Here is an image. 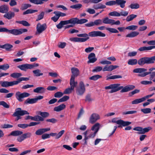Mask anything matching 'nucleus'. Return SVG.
Here are the masks:
<instances>
[{"mask_svg":"<svg viewBox=\"0 0 155 155\" xmlns=\"http://www.w3.org/2000/svg\"><path fill=\"white\" fill-rule=\"evenodd\" d=\"M77 36L78 37H84L79 38L78 37H72L69 38V40L71 41L74 42H84L89 39V36L91 37H104L106 35L100 31H93L89 32L88 34L83 33L78 34Z\"/></svg>","mask_w":155,"mask_h":155,"instance_id":"1","label":"nucleus"},{"mask_svg":"<svg viewBox=\"0 0 155 155\" xmlns=\"http://www.w3.org/2000/svg\"><path fill=\"white\" fill-rule=\"evenodd\" d=\"M103 23L105 24H110L111 25H119L120 24V22L119 20L115 21L114 19H109L108 17H105L103 18L102 20L98 19L95 20L94 21H91L85 24V25L87 27H90L94 26L102 25Z\"/></svg>","mask_w":155,"mask_h":155,"instance_id":"2","label":"nucleus"},{"mask_svg":"<svg viewBox=\"0 0 155 155\" xmlns=\"http://www.w3.org/2000/svg\"><path fill=\"white\" fill-rule=\"evenodd\" d=\"M119 84H110L108 86H106L105 88L106 90L111 89L109 92L110 93H113L121 89V93L126 92L130 91L135 88V86L133 85H127L124 87L123 86H120Z\"/></svg>","mask_w":155,"mask_h":155,"instance_id":"3","label":"nucleus"},{"mask_svg":"<svg viewBox=\"0 0 155 155\" xmlns=\"http://www.w3.org/2000/svg\"><path fill=\"white\" fill-rule=\"evenodd\" d=\"M100 126V124L98 123H97L91 127V129L87 130L83 133L85 144H87V140L88 139L94 138L99 130Z\"/></svg>","mask_w":155,"mask_h":155,"instance_id":"4","label":"nucleus"},{"mask_svg":"<svg viewBox=\"0 0 155 155\" xmlns=\"http://www.w3.org/2000/svg\"><path fill=\"white\" fill-rule=\"evenodd\" d=\"M147 69L143 68H138L133 70L134 73H139L138 76L141 77H144L148 74L150 75V80H152L155 76V72H146Z\"/></svg>","mask_w":155,"mask_h":155,"instance_id":"5","label":"nucleus"},{"mask_svg":"<svg viewBox=\"0 0 155 155\" xmlns=\"http://www.w3.org/2000/svg\"><path fill=\"white\" fill-rule=\"evenodd\" d=\"M28 30L26 29H14L11 30H9L5 28H0V32H8L9 34L15 35L21 34L23 33L26 32Z\"/></svg>","mask_w":155,"mask_h":155,"instance_id":"6","label":"nucleus"},{"mask_svg":"<svg viewBox=\"0 0 155 155\" xmlns=\"http://www.w3.org/2000/svg\"><path fill=\"white\" fill-rule=\"evenodd\" d=\"M155 61V56L151 57H143L137 61L138 64L140 65H143L145 64H153Z\"/></svg>","mask_w":155,"mask_h":155,"instance_id":"7","label":"nucleus"},{"mask_svg":"<svg viewBox=\"0 0 155 155\" xmlns=\"http://www.w3.org/2000/svg\"><path fill=\"white\" fill-rule=\"evenodd\" d=\"M76 93L77 95H82L85 91L84 84L83 82L81 81L79 83V86L76 89Z\"/></svg>","mask_w":155,"mask_h":155,"instance_id":"8","label":"nucleus"},{"mask_svg":"<svg viewBox=\"0 0 155 155\" xmlns=\"http://www.w3.org/2000/svg\"><path fill=\"white\" fill-rule=\"evenodd\" d=\"M30 95L27 92H24L21 93L20 92L18 91L16 93L15 97L19 101L21 102L23 101V98L28 97Z\"/></svg>","mask_w":155,"mask_h":155,"instance_id":"9","label":"nucleus"},{"mask_svg":"<svg viewBox=\"0 0 155 155\" xmlns=\"http://www.w3.org/2000/svg\"><path fill=\"white\" fill-rule=\"evenodd\" d=\"M70 87H68L66 89L64 92V94H69L72 92L74 89V88L77 84V82H73L70 81Z\"/></svg>","mask_w":155,"mask_h":155,"instance_id":"10","label":"nucleus"},{"mask_svg":"<svg viewBox=\"0 0 155 155\" xmlns=\"http://www.w3.org/2000/svg\"><path fill=\"white\" fill-rule=\"evenodd\" d=\"M100 119L99 115L96 113H93L90 116L89 119V122L94 124Z\"/></svg>","mask_w":155,"mask_h":155,"instance_id":"11","label":"nucleus"},{"mask_svg":"<svg viewBox=\"0 0 155 155\" xmlns=\"http://www.w3.org/2000/svg\"><path fill=\"white\" fill-rule=\"evenodd\" d=\"M29 113L27 111L22 110L21 108H18L15 109V112L12 114L13 117H16L18 115L23 116L26 114H29Z\"/></svg>","mask_w":155,"mask_h":155,"instance_id":"12","label":"nucleus"},{"mask_svg":"<svg viewBox=\"0 0 155 155\" xmlns=\"http://www.w3.org/2000/svg\"><path fill=\"white\" fill-rule=\"evenodd\" d=\"M72 75L71 76L70 81L75 82L74 80L75 77H77L80 74V71L79 69L75 67H73L71 69Z\"/></svg>","mask_w":155,"mask_h":155,"instance_id":"13","label":"nucleus"},{"mask_svg":"<svg viewBox=\"0 0 155 155\" xmlns=\"http://www.w3.org/2000/svg\"><path fill=\"white\" fill-rule=\"evenodd\" d=\"M152 128L150 127L144 128L140 127H137L133 128L134 130L139 131L137 133L138 134H144L148 132Z\"/></svg>","mask_w":155,"mask_h":155,"instance_id":"14","label":"nucleus"},{"mask_svg":"<svg viewBox=\"0 0 155 155\" xmlns=\"http://www.w3.org/2000/svg\"><path fill=\"white\" fill-rule=\"evenodd\" d=\"M112 122L116 123L118 125H122L124 127L128 126L131 124V122H130L125 121L121 120L116 121L114 119H113L112 120Z\"/></svg>","mask_w":155,"mask_h":155,"instance_id":"15","label":"nucleus"},{"mask_svg":"<svg viewBox=\"0 0 155 155\" xmlns=\"http://www.w3.org/2000/svg\"><path fill=\"white\" fill-rule=\"evenodd\" d=\"M47 28V25L45 23L41 25L40 23H38L37 26V32L41 33L42 31L45 30Z\"/></svg>","mask_w":155,"mask_h":155,"instance_id":"16","label":"nucleus"},{"mask_svg":"<svg viewBox=\"0 0 155 155\" xmlns=\"http://www.w3.org/2000/svg\"><path fill=\"white\" fill-rule=\"evenodd\" d=\"M1 86L4 87H7L12 86L16 85L15 81H1Z\"/></svg>","mask_w":155,"mask_h":155,"instance_id":"17","label":"nucleus"},{"mask_svg":"<svg viewBox=\"0 0 155 155\" xmlns=\"http://www.w3.org/2000/svg\"><path fill=\"white\" fill-rule=\"evenodd\" d=\"M50 130V128H40L36 131L35 134L37 135H41L43 134L44 133Z\"/></svg>","mask_w":155,"mask_h":155,"instance_id":"18","label":"nucleus"},{"mask_svg":"<svg viewBox=\"0 0 155 155\" xmlns=\"http://www.w3.org/2000/svg\"><path fill=\"white\" fill-rule=\"evenodd\" d=\"M88 58L89 61H88V63H94L97 60V59L96 58L95 54L94 53H91L88 56Z\"/></svg>","mask_w":155,"mask_h":155,"instance_id":"19","label":"nucleus"},{"mask_svg":"<svg viewBox=\"0 0 155 155\" xmlns=\"http://www.w3.org/2000/svg\"><path fill=\"white\" fill-rule=\"evenodd\" d=\"M3 16L4 18L10 20L15 17V13L14 12L9 11L8 12H7Z\"/></svg>","mask_w":155,"mask_h":155,"instance_id":"20","label":"nucleus"},{"mask_svg":"<svg viewBox=\"0 0 155 155\" xmlns=\"http://www.w3.org/2000/svg\"><path fill=\"white\" fill-rule=\"evenodd\" d=\"M17 67L22 71H26L28 69H31L30 64H24L21 65H18Z\"/></svg>","mask_w":155,"mask_h":155,"instance_id":"21","label":"nucleus"},{"mask_svg":"<svg viewBox=\"0 0 155 155\" xmlns=\"http://www.w3.org/2000/svg\"><path fill=\"white\" fill-rule=\"evenodd\" d=\"M115 5H119L121 8H124L125 7L126 1L124 0H116Z\"/></svg>","mask_w":155,"mask_h":155,"instance_id":"22","label":"nucleus"},{"mask_svg":"<svg viewBox=\"0 0 155 155\" xmlns=\"http://www.w3.org/2000/svg\"><path fill=\"white\" fill-rule=\"evenodd\" d=\"M9 8L6 5H4L0 6V12L2 13H6L8 12Z\"/></svg>","mask_w":155,"mask_h":155,"instance_id":"23","label":"nucleus"},{"mask_svg":"<svg viewBox=\"0 0 155 155\" xmlns=\"http://www.w3.org/2000/svg\"><path fill=\"white\" fill-rule=\"evenodd\" d=\"M45 91V89L43 87H37L33 90L34 92L36 93L42 94Z\"/></svg>","mask_w":155,"mask_h":155,"instance_id":"24","label":"nucleus"},{"mask_svg":"<svg viewBox=\"0 0 155 155\" xmlns=\"http://www.w3.org/2000/svg\"><path fill=\"white\" fill-rule=\"evenodd\" d=\"M23 132L20 130H15L12 131L10 134H9L8 136H17L21 135L23 134Z\"/></svg>","mask_w":155,"mask_h":155,"instance_id":"25","label":"nucleus"},{"mask_svg":"<svg viewBox=\"0 0 155 155\" xmlns=\"http://www.w3.org/2000/svg\"><path fill=\"white\" fill-rule=\"evenodd\" d=\"M65 107L66 106L64 104H61L57 107H54V110L57 112H59L65 109Z\"/></svg>","mask_w":155,"mask_h":155,"instance_id":"26","label":"nucleus"},{"mask_svg":"<svg viewBox=\"0 0 155 155\" xmlns=\"http://www.w3.org/2000/svg\"><path fill=\"white\" fill-rule=\"evenodd\" d=\"M37 102V100L35 98H28L25 101V104H32Z\"/></svg>","mask_w":155,"mask_h":155,"instance_id":"27","label":"nucleus"},{"mask_svg":"<svg viewBox=\"0 0 155 155\" xmlns=\"http://www.w3.org/2000/svg\"><path fill=\"white\" fill-rule=\"evenodd\" d=\"M139 34V33L137 31H132L126 35V37L133 38L137 36Z\"/></svg>","mask_w":155,"mask_h":155,"instance_id":"28","label":"nucleus"},{"mask_svg":"<svg viewBox=\"0 0 155 155\" xmlns=\"http://www.w3.org/2000/svg\"><path fill=\"white\" fill-rule=\"evenodd\" d=\"M32 72L34 74V76H35L39 77L41 76H42L43 75V73H42L41 71L39 69L33 70Z\"/></svg>","mask_w":155,"mask_h":155,"instance_id":"29","label":"nucleus"},{"mask_svg":"<svg viewBox=\"0 0 155 155\" xmlns=\"http://www.w3.org/2000/svg\"><path fill=\"white\" fill-rule=\"evenodd\" d=\"M13 46L9 44H6L2 46L1 48L5 49L7 51L11 50V49L12 48Z\"/></svg>","mask_w":155,"mask_h":155,"instance_id":"30","label":"nucleus"},{"mask_svg":"<svg viewBox=\"0 0 155 155\" xmlns=\"http://www.w3.org/2000/svg\"><path fill=\"white\" fill-rule=\"evenodd\" d=\"M9 65L8 64H4L0 65V72L2 71V70L6 71L9 68Z\"/></svg>","mask_w":155,"mask_h":155,"instance_id":"31","label":"nucleus"},{"mask_svg":"<svg viewBox=\"0 0 155 155\" xmlns=\"http://www.w3.org/2000/svg\"><path fill=\"white\" fill-rule=\"evenodd\" d=\"M144 101L143 98H140L136 99L134 100L133 101L131 102V103L132 104H137L139 103H142Z\"/></svg>","mask_w":155,"mask_h":155,"instance_id":"32","label":"nucleus"},{"mask_svg":"<svg viewBox=\"0 0 155 155\" xmlns=\"http://www.w3.org/2000/svg\"><path fill=\"white\" fill-rule=\"evenodd\" d=\"M137 15H136L131 14L127 16L126 18V20L127 22H129L132 20L136 18Z\"/></svg>","mask_w":155,"mask_h":155,"instance_id":"33","label":"nucleus"},{"mask_svg":"<svg viewBox=\"0 0 155 155\" xmlns=\"http://www.w3.org/2000/svg\"><path fill=\"white\" fill-rule=\"evenodd\" d=\"M137 59H130L128 61V64L130 65H134L136 64L137 63Z\"/></svg>","mask_w":155,"mask_h":155,"instance_id":"34","label":"nucleus"},{"mask_svg":"<svg viewBox=\"0 0 155 155\" xmlns=\"http://www.w3.org/2000/svg\"><path fill=\"white\" fill-rule=\"evenodd\" d=\"M38 12L36 10H33L31 9H28L23 12V14L25 15L29 14H31Z\"/></svg>","mask_w":155,"mask_h":155,"instance_id":"35","label":"nucleus"},{"mask_svg":"<svg viewBox=\"0 0 155 155\" xmlns=\"http://www.w3.org/2000/svg\"><path fill=\"white\" fill-rule=\"evenodd\" d=\"M29 80V78H27L21 77L19 78L17 81H15L16 85L18 84L22 81H27Z\"/></svg>","mask_w":155,"mask_h":155,"instance_id":"36","label":"nucleus"},{"mask_svg":"<svg viewBox=\"0 0 155 155\" xmlns=\"http://www.w3.org/2000/svg\"><path fill=\"white\" fill-rule=\"evenodd\" d=\"M37 114L41 115L42 117H46L49 116V114L46 112H41V111L38 112Z\"/></svg>","mask_w":155,"mask_h":155,"instance_id":"37","label":"nucleus"},{"mask_svg":"<svg viewBox=\"0 0 155 155\" xmlns=\"http://www.w3.org/2000/svg\"><path fill=\"white\" fill-rule=\"evenodd\" d=\"M54 13L55 14V15L51 18V19L54 22H56L59 19V17L57 13V12L55 11Z\"/></svg>","mask_w":155,"mask_h":155,"instance_id":"38","label":"nucleus"},{"mask_svg":"<svg viewBox=\"0 0 155 155\" xmlns=\"http://www.w3.org/2000/svg\"><path fill=\"white\" fill-rule=\"evenodd\" d=\"M102 76L99 75H96L93 76L89 78V79L91 80H93L94 81L97 80L98 79L101 78Z\"/></svg>","mask_w":155,"mask_h":155,"instance_id":"39","label":"nucleus"},{"mask_svg":"<svg viewBox=\"0 0 155 155\" xmlns=\"http://www.w3.org/2000/svg\"><path fill=\"white\" fill-rule=\"evenodd\" d=\"M16 22L18 23L21 24L24 26H28L30 25V24L28 23V22L25 21H16Z\"/></svg>","mask_w":155,"mask_h":155,"instance_id":"40","label":"nucleus"},{"mask_svg":"<svg viewBox=\"0 0 155 155\" xmlns=\"http://www.w3.org/2000/svg\"><path fill=\"white\" fill-rule=\"evenodd\" d=\"M109 15L113 16L120 17V15L119 12L117 11H114L109 13Z\"/></svg>","mask_w":155,"mask_h":155,"instance_id":"41","label":"nucleus"},{"mask_svg":"<svg viewBox=\"0 0 155 155\" xmlns=\"http://www.w3.org/2000/svg\"><path fill=\"white\" fill-rule=\"evenodd\" d=\"M129 7L131 9H137L140 7V5L137 3L131 4L129 6Z\"/></svg>","mask_w":155,"mask_h":155,"instance_id":"42","label":"nucleus"},{"mask_svg":"<svg viewBox=\"0 0 155 155\" xmlns=\"http://www.w3.org/2000/svg\"><path fill=\"white\" fill-rule=\"evenodd\" d=\"M22 76L21 74L18 73H14L10 75V76L13 78H18Z\"/></svg>","mask_w":155,"mask_h":155,"instance_id":"43","label":"nucleus"},{"mask_svg":"<svg viewBox=\"0 0 155 155\" xmlns=\"http://www.w3.org/2000/svg\"><path fill=\"white\" fill-rule=\"evenodd\" d=\"M138 28L137 26L135 25H131L126 28V29L134 31L136 30Z\"/></svg>","mask_w":155,"mask_h":155,"instance_id":"44","label":"nucleus"},{"mask_svg":"<svg viewBox=\"0 0 155 155\" xmlns=\"http://www.w3.org/2000/svg\"><path fill=\"white\" fill-rule=\"evenodd\" d=\"M106 29L111 33H118L119 32L116 29L114 28H106Z\"/></svg>","mask_w":155,"mask_h":155,"instance_id":"45","label":"nucleus"},{"mask_svg":"<svg viewBox=\"0 0 155 155\" xmlns=\"http://www.w3.org/2000/svg\"><path fill=\"white\" fill-rule=\"evenodd\" d=\"M151 110L150 108H146L141 109V111L144 114H147L151 113Z\"/></svg>","mask_w":155,"mask_h":155,"instance_id":"46","label":"nucleus"},{"mask_svg":"<svg viewBox=\"0 0 155 155\" xmlns=\"http://www.w3.org/2000/svg\"><path fill=\"white\" fill-rule=\"evenodd\" d=\"M77 20L78 18H72L70 20H69V23L74 25L75 24H77Z\"/></svg>","mask_w":155,"mask_h":155,"instance_id":"47","label":"nucleus"},{"mask_svg":"<svg viewBox=\"0 0 155 155\" xmlns=\"http://www.w3.org/2000/svg\"><path fill=\"white\" fill-rule=\"evenodd\" d=\"M103 69L102 67L101 66H97L94 68L92 70V71L93 72H99L102 70H103Z\"/></svg>","mask_w":155,"mask_h":155,"instance_id":"48","label":"nucleus"},{"mask_svg":"<svg viewBox=\"0 0 155 155\" xmlns=\"http://www.w3.org/2000/svg\"><path fill=\"white\" fill-rule=\"evenodd\" d=\"M88 21V20L85 19H79L78 18L77 24H83Z\"/></svg>","mask_w":155,"mask_h":155,"instance_id":"49","label":"nucleus"},{"mask_svg":"<svg viewBox=\"0 0 155 155\" xmlns=\"http://www.w3.org/2000/svg\"><path fill=\"white\" fill-rule=\"evenodd\" d=\"M82 5L80 4H78L74 5H71L70 6V7L71 8H72L78 9L81 8L82 7Z\"/></svg>","mask_w":155,"mask_h":155,"instance_id":"50","label":"nucleus"},{"mask_svg":"<svg viewBox=\"0 0 155 155\" xmlns=\"http://www.w3.org/2000/svg\"><path fill=\"white\" fill-rule=\"evenodd\" d=\"M65 130H62L60 131L58 134H57L56 137H55V139L59 138L64 133Z\"/></svg>","mask_w":155,"mask_h":155,"instance_id":"51","label":"nucleus"},{"mask_svg":"<svg viewBox=\"0 0 155 155\" xmlns=\"http://www.w3.org/2000/svg\"><path fill=\"white\" fill-rule=\"evenodd\" d=\"M69 99V97L67 96H64L60 99L58 101V102H61L66 101Z\"/></svg>","mask_w":155,"mask_h":155,"instance_id":"52","label":"nucleus"},{"mask_svg":"<svg viewBox=\"0 0 155 155\" xmlns=\"http://www.w3.org/2000/svg\"><path fill=\"white\" fill-rule=\"evenodd\" d=\"M0 105H2L4 107L7 108H8L9 107V105L4 101H0Z\"/></svg>","mask_w":155,"mask_h":155,"instance_id":"53","label":"nucleus"},{"mask_svg":"<svg viewBox=\"0 0 155 155\" xmlns=\"http://www.w3.org/2000/svg\"><path fill=\"white\" fill-rule=\"evenodd\" d=\"M66 43L65 42H60L58 45V48H64L66 45Z\"/></svg>","mask_w":155,"mask_h":155,"instance_id":"54","label":"nucleus"},{"mask_svg":"<svg viewBox=\"0 0 155 155\" xmlns=\"http://www.w3.org/2000/svg\"><path fill=\"white\" fill-rule=\"evenodd\" d=\"M103 71H111L110 65H105L103 69Z\"/></svg>","mask_w":155,"mask_h":155,"instance_id":"55","label":"nucleus"},{"mask_svg":"<svg viewBox=\"0 0 155 155\" xmlns=\"http://www.w3.org/2000/svg\"><path fill=\"white\" fill-rule=\"evenodd\" d=\"M44 14L45 13L44 12H41V13L38 15L37 19H36V21H38L43 19L44 17Z\"/></svg>","mask_w":155,"mask_h":155,"instance_id":"56","label":"nucleus"},{"mask_svg":"<svg viewBox=\"0 0 155 155\" xmlns=\"http://www.w3.org/2000/svg\"><path fill=\"white\" fill-rule=\"evenodd\" d=\"M63 95V94L60 91L57 92L54 94V97H55L60 98L62 97Z\"/></svg>","mask_w":155,"mask_h":155,"instance_id":"57","label":"nucleus"},{"mask_svg":"<svg viewBox=\"0 0 155 155\" xmlns=\"http://www.w3.org/2000/svg\"><path fill=\"white\" fill-rule=\"evenodd\" d=\"M140 83L142 84L147 85L151 84H152V82L151 81H141Z\"/></svg>","mask_w":155,"mask_h":155,"instance_id":"58","label":"nucleus"},{"mask_svg":"<svg viewBox=\"0 0 155 155\" xmlns=\"http://www.w3.org/2000/svg\"><path fill=\"white\" fill-rule=\"evenodd\" d=\"M44 120L43 118L39 116L36 115L35 116V121H43Z\"/></svg>","mask_w":155,"mask_h":155,"instance_id":"59","label":"nucleus"},{"mask_svg":"<svg viewBox=\"0 0 155 155\" xmlns=\"http://www.w3.org/2000/svg\"><path fill=\"white\" fill-rule=\"evenodd\" d=\"M137 112V111L136 110H132V111H129L126 112H124L123 113V115H126V114H133L135 113H136Z\"/></svg>","mask_w":155,"mask_h":155,"instance_id":"60","label":"nucleus"},{"mask_svg":"<svg viewBox=\"0 0 155 155\" xmlns=\"http://www.w3.org/2000/svg\"><path fill=\"white\" fill-rule=\"evenodd\" d=\"M138 50L140 51L150 50V46L148 47H143L140 48Z\"/></svg>","mask_w":155,"mask_h":155,"instance_id":"61","label":"nucleus"},{"mask_svg":"<svg viewBox=\"0 0 155 155\" xmlns=\"http://www.w3.org/2000/svg\"><path fill=\"white\" fill-rule=\"evenodd\" d=\"M31 6V5L29 4H23L21 7V9L22 10H24L27 9L29 7H30Z\"/></svg>","mask_w":155,"mask_h":155,"instance_id":"62","label":"nucleus"},{"mask_svg":"<svg viewBox=\"0 0 155 155\" xmlns=\"http://www.w3.org/2000/svg\"><path fill=\"white\" fill-rule=\"evenodd\" d=\"M120 16H126L128 14V12L127 11H123V10H121V12L119 13Z\"/></svg>","mask_w":155,"mask_h":155,"instance_id":"63","label":"nucleus"},{"mask_svg":"<svg viewBox=\"0 0 155 155\" xmlns=\"http://www.w3.org/2000/svg\"><path fill=\"white\" fill-rule=\"evenodd\" d=\"M22 134L25 139L30 138L31 136V134L30 132H27L23 134Z\"/></svg>","mask_w":155,"mask_h":155,"instance_id":"64","label":"nucleus"}]
</instances>
